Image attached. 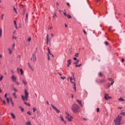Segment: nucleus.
Listing matches in <instances>:
<instances>
[{
    "mask_svg": "<svg viewBox=\"0 0 125 125\" xmlns=\"http://www.w3.org/2000/svg\"><path fill=\"white\" fill-rule=\"evenodd\" d=\"M71 109L73 113H78L80 111V106H79L78 104H75L71 106Z\"/></svg>",
    "mask_w": 125,
    "mask_h": 125,
    "instance_id": "obj_1",
    "label": "nucleus"
},
{
    "mask_svg": "<svg viewBox=\"0 0 125 125\" xmlns=\"http://www.w3.org/2000/svg\"><path fill=\"white\" fill-rule=\"evenodd\" d=\"M24 96L23 95H21V99L23 101H28V98H29V93L27 91L26 89L24 90Z\"/></svg>",
    "mask_w": 125,
    "mask_h": 125,
    "instance_id": "obj_2",
    "label": "nucleus"
},
{
    "mask_svg": "<svg viewBox=\"0 0 125 125\" xmlns=\"http://www.w3.org/2000/svg\"><path fill=\"white\" fill-rule=\"evenodd\" d=\"M121 121H122V116H118L117 117L116 119L114 120L115 125H122V123H121Z\"/></svg>",
    "mask_w": 125,
    "mask_h": 125,
    "instance_id": "obj_3",
    "label": "nucleus"
},
{
    "mask_svg": "<svg viewBox=\"0 0 125 125\" xmlns=\"http://www.w3.org/2000/svg\"><path fill=\"white\" fill-rule=\"evenodd\" d=\"M68 79H70V82L71 83H72L73 85L74 86L73 87V89H74V92H77V89L76 87V82H75V80H73V78L72 77H68Z\"/></svg>",
    "mask_w": 125,
    "mask_h": 125,
    "instance_id": "obj_4",
    "label": "nucleus"
},
{
    "mask_svg": "<svg viewBox=\"0 0 125 125\" xmlns=\"http://www.w3.org/2000/svg\"><path fill=\"white\" fill-rule=\"evenodd\" d=\"M66 115L67 116H66V118L67 119V120H68L69 122H71V121L73 120V117H72V116H71L70 114L68 113H66Z\"/></svg>",
    "mask_w": 125,
    "mask_h": 125,
    "instance_id": "obj_5",
    "label": "nucleus"
},
{
    "mask_svg": "<svg viewBox=\"0 0 125 125\" xmlns=\"http://www.w3.org/2000/svg\"><path fill=\"white\" fill-rule=\"evenodd\" d=\"M36 60H37V57H36V54H33L31 58V61H32L33 62H36Z\"/></svg>",
    "mask_w": 125,
    "mask_h": 125,
    "instance_id": "obj_6",
    "label": "nucleus"
},
{
    "mask_svg": "<svg viewBox=\"0 0 125 125\" xmlns=\"http://www.w3.org/2000/svg\"><path fill=\"white\" fill-rule=\"evenodd\" d=\"M51 106L52 108H53V109H54V110H55L56 112H57V113H60V110H59L57 108H56V107L53 105V104H51Z\"/></svg>",
    "mask_w": 125,
    "mask_h": 125,
    "instance_id": "obj_7",
    "label": "nucleus"
},
{
    "mask_svg": "<svg viewBox=\"0 0 125 125\" xmlns=\"http://www.w3.org/2000/svg\"><path fill=\"white\" fill-rule=\"evenodd\" d=\"M60 118L62 120V122H63L64 124L66 125V121L64 120V118L63 117V115H61L60 116Z\"/></svg>",
    "mask_w": 125,
    "mask_h": 125,
    "instance_id": "obj_8",
    "label": "nucleus"
},
{
    "mask_svg": "<svg viewBox=\"0 0 125 125\" xmlns=\"http://www.w3.org/2000/svg\"><path fill=\"white\" fill-rule=\"evenodd\" d=\"M104 98H105V100H108V99H112V97H109V96H108V94H105V96H104Z\"/></svg>",
    "mask_w": 125,
    "mask_h": 125,
    "instance_id": "obj_9",
    "label": "nucleus"
},
{
    "mask_svg": "<svg viewBox=\"0 0 125 125\" xmlns=\"http://www.w3.org/2000/svg\"><path fill=\"white\" fill-rule=\"evenodd\" d=\"M12 80L13 82H14L15 83L17 81L16 80H17V79L16 78V77L15 75H12Z\"/></svg>",
    "mask_w": 125,
    "mask_h": 125,
    "instance_id": "obj_10",
    "label": "nucleus"
},
{
    "mask_svg": "<svg viewBox=\"0 0 125 125\" xmlns=\"http://www.w3.org/2000/svg\"><path fill=\"white\" fill-rule=\"evenodd\" d=\"M22 83H23V84L24 85H27L28 84V82H27L26 81V80H25L22 79Z\"/></svg>",
    "mask_w": 125,
    "mask_h": 125,
    "instance_id": "obj_11",
    "label": "nucleus"
},
{
    "mask_svg": "<svg viewBox=\"0 0 125 125\" xmlns=\"http://www.w3.org/2000/svg\"><path fill=\"white\" fill-rule=\"evenodd\" d=\"M67 62H68L67 67H69V66H70V65H71V64L72 63V61H71L70 59H69L67 60Z\"/></svg>",
    "mask_w": 125,
    "mask_h": 125,
    "instance_id": "obj_12",
    "label": "nucleus"
},
{
    "mask_svg": "<svg viewBox=\"0 0 125 125\" xmlns=\"http://www.w3.org/2000/svg\"><path fill=\"white\" fill-rule=\"evenodd\" d=\"M114 83H115V82L112 81V82H111V83L110 84H108V86H107V88H109V87H110L111 85H113V84H114Z\"/></svg>",
    "mask_w": 125,
    "mask_h": 125,
    "instance_id": "obj_13",
    "label": "nucleus"
},
{
    "mask_svg": "<svg viewBox=\"0 0 125 125\" xmlns=\"http://www.w3.org/2000/svg\"><path fill=\"white\" fill-rule=\"evenodd\" d=\"M47 51H48L49 54H50V55H52V57H54V56L50 53V49H49V47L47 48Z\"/></svg>",
    "mask_w": 125,
    "mask_h": 125,
    "instance_id": "obj_14",
    "label": "nucleus"
},
{
    "mask_svg": "<svg viewBox=\"0 0 125 125\" xmlns=\"http://www.w3.org/2000/svg\"><path fill=\"white\" fill-rule=\"evenodd\" d=\"M78 104H80L81 106H82V101H81L80 100H76Z\"/></svg>",
    "mask_w": 125,
    "mask_h": 125,
    "instance_id": "obj_15",
    "label": "nucleus"
},
{
    "mask_svg": "<svg viewBox=\"0 0 125 125\" xmlns=\"http://www.w3.org/2000/svg\"><path fill=\"white\" fill-rule=\"evenodd\" d=\"M66 17H67V18H68L69 19H71V18H72V16H71V15H70V14H68L66 15Z\"/></svg>",
    "mask_w": 125,
    "mask_h": 125,
    "instance_id": "obj_16",
    "label": "nucleus"
},
{
    "mask_svg": "<svg viewBox=\"0 0 125 125\" xmlns=\"http://www.w3.org/2000/svg\"><path fill=\"white\" fill-rule=\"evenodd\" d=\"M1 35H2V29L0 28V37H1Z\"/></svg>",
    "mask_w": 125,
    "mask_h": 125,
    "instance_id": "obj_17",
    "label": "nucleus"
},
{
    "mask_svg": "<svg viewBox=\"0 0 125 125\" xmlns=\"http://www.w3.org/2000/svg\"><path fill=\"white\" fill-rule=\"evenodd\" d=\"M119 101H125V99H124L123 98H120L118 99Z\"/></svg>",
    "mask_w": 125,
    "mask_h": 125,
    "instance_id": "obj_18",
    "label": "nucleus"
},
{
    "mask_svg": "<svg viewBox=\"0 0 125 125\" xmlns=\"http://www.w3.org/2000/svg\"><path fill=\"white\" fill-rule=\"evenodd\" d=\"M12 89L14 90V91H15V92H17L18 91L17 89H16L14 87H13Z\"/></svg>",
    "mask_w": 125,
    "mask_h": 125,
    "instance_id": "obj_19",
    "label": "nucleus"
},
{
    "mask_svg": "<svg viewBox=\"0 0 125 125\" xmlns=\"http://www.w3.org/2000/svg\"><path fill=\"white\" fill-rule=\"evenodd\" d=\"M31 40H32V38L29 37L27 39L28 42H31Z\"/></svg>",
    "mask_w": 125,
    "mask_h": 125,
    "instance_id": "obj_20",
    "label": "nucleus"
},
{
    "mask_svg": "<svg viewBox=\"0 0 125 125\" xmlns=\"http://www.w3.org/2000/svg\"><path fill=\"white\" fill-rule=\"evenodd\" d=\"M8 51L9 52V54H12V50H11V49H10V48H8Z\"/></svg>",
    "mask_w": 125,
    "mask_h": 125,
    "instance_id": "obj_21",
    "label": "nucleus"
},
{
    "mask_svg": "<svg viewBox=\"0 0 125 125\" xmlns=\"http://www.w3.org/2000/svg\"><path fill=\"white\" fill-rule=\"evenodd\" d=\"M20 72L21 73V75H23V74H24V72H23V69H22V68L20 69Z\"/></svg>",
    "mask_w": 125,
    "mask_h": 125,
    "instance_id": "obj_22",
    "label": "nucleus"
},
{
    "mask_svg": "<svg viewBox=\"0 0 125 125\" xmlns=\"http://www.w3.org/2000/svg\"><path fill=\"white\" fill-rule=\"evenodd\" d=\"M79 62H80V61H79V60H77V62H74V64H75V65H77L79 63Z\"/></svg>",
    "mask_w": 125,
    "mask_h": 125,
    "instance_id": "obj_23",
    "label": "nucleus"
},
{
    "mask_svg": "<svg viewBox=\"0 0 125 125\" xmlns=\"http://www.w3.org/2000/svg\"><path fill=\"white\" fill-rule=\"evenodd\" d=\"M13 96H14V98H17V96H16V94L15 93L13 94Z\"/></svg>",
    "mask_w": 125,
    "mask_h": 125,
    "instance_id": "obj_24",
    "label": "nucleus"
},
{
    "mask_svg": "<svg viewBox=\"0 0 125 125\" xmlns=\"http://www.w3.org/2000/svg\"><path fill=\"white\" fill-rule=\"evenodd\" d=\"M28 16H29V14H28V13L26 14V21H27V20H28Z\"/></svg>",
    "mask_w": 125,
    "mask_h": 125,
    "instance_id": "obj_25",
    "label": "nucleus"
},
{
    "mask_svg": "<svg viewBox=\"0 0 125 125\" xmlns=\"http://www.w3.org/2000/svg\"><path fill=\"white\" fill-rule=\"evenodd\" d=\"M11 116L13 118V119H15V115H14L13 113H11Z\"/></svg>",
    "mask_w": 125,
    "mask_h": 125,
    "instance_id": "obj_26",
    "label": "nucleus"
},
{
    "mask_svg": "<svg viewBox=\"0 0 125 125\" xmlns=\"http://www.w3.org/2000/svg\"><path fill=\"white\" fill-rule=\"evenodd\" d=\"M104 44H105V45H109V42H107V41H105V42H104Z\"/></svg>",
    "mask_w": 125,
    "mask_h": 125,
    "instance_id": "obj_27",
    "label": "nucleus"
},
{
    "mask_svg": "<svg viewBox=\"0 0 125 125\" xmlns=\"http://www.w3.org/2000/svg\"><path fill=\"white\" fill-rule=\"evenodd\" d=\"M62 12L65 16H67V14H66V11L65 10L62 11Z\"/></svg>",
    "mask_w": 125,
    "mask_h": 125,
    "instance_id": "obj_28",
    "label": "nucleus"
},
{
    "mask_svg": "<svg viewBox=\"0 0 125 125\" xmlns=\"http://www.w3.org/2000/svg\"><path fill=\"white\" fill-rule=\"evenodd\" d=\"M33 110L34 113H35V112H36V111H37V108H36V107H33Z\"/></svg>",
    "mask_w": 125,
    "mask_h": 125,
    "instance_id": "obj_29",
    "label": "nucleus"
},
{
    "mask_svg": "<svg viewBox=\"0 0 125 125\" xmlns=\"http://www.w3.org/2000/svg\"><path fill=\"white\" fill-rule=\"evenodd\" d=\"M99 77H101V76H103V74H102V72H99Z\"/></svg>",
    "mask_w": 125,
    "mask_h": 125,
    "instance_id": "obj_30",
    "label": "nucleus"
},
{
    "mask_svg": "<svg viewBox=\"0 0 125 125\" xmlns=\"http://www.w3.org/2000/svg\"><path fill=\"white\" fill-rule=\"evenodd\" d=\"M55 17H57V15H56V13H54L53 18H55Z\"/></svg>",
    "mask_w": 125,
    "mask_h": 125,
    "instance_id": "obj_31",
    "label": "nucleus"
},
{
    "mask_svg": "<svg viewBox=\"0 0 125 125\" xmlns=\"http://www.w3.org/2000/svg\"><path fill=\"white\" fill-rule=\"evenodd\" d=\"M14 47H15V44L13 43L12 48V50H13V49H14Z\"/></svg>",
    "mask_w": 125,
    "mask_h": 125,
    "instance_id": "obj_32",
    "label": "nucleus"
},
{
    "mask_svg": "<svg viewBox=\"0 0 125 125\" xmlns=\"http://www.w3.org/2000/svg\"><path fill=\"white\" fill-rule=\"evenodd\" d=\"M107 80H108V81H110V82H114V80H113L112 78H108Z\"/></svg>",
    "mask_w": 125,
    "mask_h": 125,
    "instance_id": "obj_33",
    "label": "nucleus"
},
{
    "mask_svg": "<svg viewBox=\"0 0 125 125\" xmlns=\"http://www.w3.org/2000/svg\"><path fill=\"white\" fill-rule=\"evenodd\" d=\"M100 111V109L99 107L97 108V113H99Z\"/></svg>",
    "mask_w": 125,
    "mask_h": 125,
    "instance_id": "obj_34",
    "label": "nucleus"
},
{
    "mask_svg": "<svg viewBox=\"0 0 125 125\" xmlns=\"http://www.w3.org/2000/svg\"><path fill=\"white\" fill-rule=\"evenodd\" d=\"M6 100L8 104H9V99L8 98H6Z\"/></svg>",
    "mask_w": 125,
    "mask_h": 125,
    "instance_id": "obj_35",
    "label": "nucleus"
},
{
    "mask_svg": "<svg viewBox=\"0 0 125 125\" xmlns=\"http://www.w3.org/2000/svg\"><path fill=\"white\" fill-rule=\"evenodd\" d=\"M81 66H82V64H79V65L77 64V65L75 66V67H81Z\"/></svg>",
    "mask_w": 125,
    "mask_h": 125,
    "instance_id": "obj_36",
    "label": "nucleus"
},
{
    "mask_svg": "<svg viewBox=\"0 0 125 125\" xmlns=\"http://www.w3.org/2000/svg\"><path fill=\"white\" fill-rule=\"evenodd\" d=\"M75 57H79V53H76L75 54Z\"/></svg>",
    "mask_w": 125,
    "mask_h": 125,
    "instance_id": "obj_37",
    "label": "nucleus"
},
{
    "mask_svg": "<svg viewBox=\"0 0 125 125\" xmlns=\"http://www.w3.org/2000/svg\"><path fill=\"white\" fill-rule=\"evenodd\" d=\"M121 115H122V116H125V112H121Z\"/></svg>",
    "mask_w": 125,
    "mask_h": 125,
    "instance_id": "obj_38",
    "label": "nucleus"
},
{
    "mask_svg": "<svg viewBox=\"0 0 125 125\" xmlns=\"http://www.w3.org/2000/svg\"><path fill=\"white\" fill-rule=\"evenodd\" d=\"M61 79H62V80H65V79H66V77H62V76H61Z\"/></svg>",
    "mask_w": 125,
    "mask_h": 125,
    "instance_id": "obj_39",
    "label": "nucleus"
},
{
    "mask_svg": "<svg viewBox=\"0 0 125 125\" xmlns=\"http://www.w3.org/2000/svg\"><path fill=\"white\" fill-rule=\"evenodd\" d=\"M47 56H48V60H50V57H49V54H48Z\"/></svg>",
    "mask_w": 125,
    "mask_h": 125,
    "instance_id": "obj_40",
    "label": "nucleus"
},
{
    "mask_svg": "<svg viewBox=\"0 0 125 125\" xmlns=\"http://www.w3.org/2000/svg\"><path fill=\"white\" fill-rule=\"evenodd\" d=\"M3 79V76H2L0 78V81H2V79Z\"/></svg>",
    "mask_w": 125,
    "mask_h": 125,
    "instance_id": "obj_41",
    "label": "nucleus"
},
{
    "mask_svg": "<svg viewBox=\"0 0 125 125\" xmlns=\"http://www.w3.org/2000/svg\"><path fill=\"white\" fill-rule=\"evenodd\" d=\"M26 125H31V123L30 122H28L26 123Z\"/></svg>",
    "mask_w": 125,
    "mask_h": 125,
    "instance_id": "obj_42",
    "label": "nucleus"
},
{
    "mask_svg": "<svg viewBox=\"0 0 125 125\" xmlns=\"http://www.w3.org/2000/svg\"><path fill=\"white\" fill-rule=\"evenodd\" d=\"M27 114H28V115H29V116H31V115H32V114L31 113V112H30V111H28V112H27Z\"/></svg>",
    "mask_w": 125,
    "mask_h": 125,
    "instance_id": "obj_43",
    "label": "nucleus"
},
{
    "mask_svg": "<svg viewBox=\"0 0 125 125\" xmlns=\"http://www.w3.org/2000/svg\"><path fill=\"white\" fill-rule=\"evenodd\" d=\"M4 14H2L1 15V20H3V16H4Z\"/></svg>",
    "mask_w": 125,
    "mask_h": 125,
    "instance_id": "obj_44",
    "label": "nucleus"
},
{
    "mask_svg": "<svg viewBox=\"0 0 125 125\" xmlns=\"http://www.w3.org/2000/svg\"><path fill=\"white\" fill-rule=\"evenodd\" d=\"M48 34H47V35H46V40H47V41H48Z\"/></svg>",
    "mask_w": 125,
    "mask_h": 125,
    "instance_id": "obj_45",
    "label": "nucleus"
},
{
    "mask_svg": "<svg viewBox=\"0 0 125 125\" xmlns=\"http://www.w3.org/2000/svg\"><path fill=\"white\" fill-rule=\"evenodd\" d=\"M83 32L84 34H85V35H86V31H85V30H83Z\"/></svg>",
    "mask_w": 125,
    "mask_h": 125,
    "instance_id": "obj_46",
    "label": "nucleus"
},
{
    "mask_svg": "<svg viewBox=\"0 0 125 125\" xmlns=\"http://www.w3.org/2000/svg\"><path fill=\"white\" fill-rule=\"evenodd\" d=\"M7 96V93H6L4 95L5 98H7L6 97Z\"/></svg>",
    "mask_w": 125,
    "mask_h": 125,
    "instance_id": "obj_47",
    "label": "nucleus"
},
{
    "mask_svg": "<svg viewBox=\"0 0 125 125\" xmlns=\"http://www.w3.org/2000/svg\"><path fill=\"white\" fill-rule=\"evenodd\" d=\"M15 83H17V84H18V85H19L20 83H19L17 82V81H16V82H15Z\"/></svg>",
    "mask_w": 125,
    "mask_h": 125,
    "instance_id": "obj_48",
    "label": "nucleus"
},
{
    "mask_svg": "<svg viewBox=\"0 0 125 125\" xmlns=\"http://www.w3.org/2000/svg\"><path fill=\"white\" fill-rule=\"evenodd\" d=\"M13 107L14 106V104L13 103V102H12V103H11Z\"/></svg>",
    "mask_w": 125,
    "mask_h": 125,
    "instance_id": "obj_49",
    "label": "nucleus"
},
{
    "mask_svg": "<svg viewBox=\"0 0 125 125\" xmlns=\"http://www.w3.org/2000/svg\"><path fill=\"white\" fill-rule=\"evenodd\" d=\"M14 24H15L16 28H17V26H16V21H14Z\"/></svg>",
    "mask_w": 125,
    "mask_h": 125,
    "instance_id": "obj_50",
    "label": "nucleus"
},
{
    "mask_svg": "<svg viewBox=\"0 0 125 125\" xmlns=\"http://www.w3.org/2000/svg\"><path fill=\"white\" fill-rule=\"evenodd\" d=\"M13 39H14L15 40H16V39H17V38L16 37L14 36L13 37Z\"/></svg>",
    "mask_w": 125,
    "mask_h": 125,
    "instance_id": "obj_51",
    "label": "nucleus"
},
{
    "mask_svg": "<svg viewBox=\"0 0 125 125\" xmlns=\"http://www.w3.org/2000/svg\"><path fill=\"white\" fill-rule=\"evenodd\" d=\"M122 62H125V59H122Z\"/></svg>",
    "mask_w": 125,
    "mask_h": 125,
    "instance_id": "obj_52",
    "label": "nucleus"
},
{
    "mask_svg": "<svg viewBox=\"0 0 125 125\" xmlns=\"http://www.w3.org/2000/svg\"><path fill=\"white\" fill-rule=\"evenodd\" d=\"M10 100L11 101V103H12L13 101H12V99L11 98H10Z\"/></svg>",
    "mask_w": 125,
    "mask_h": 125,
    "instance_id": "obj_53",
    "label": "nucleus"
},
{
    "mask_svg": "<svg viewBox=\"0 0 125 125\" xmlns=\"http://www.w3.org/2000/svg\"><path fill=\"white\" fill-rule=\"evenodd\" d=\"M83 121H87L86 118H83Z\"/></svg>",
    "mask_w": 125,
    "mask_h": 125,
    "instance_id": "obj_54",
    "label": "nucleus"
},
{
    "mask_svg": "<svg viewBox=\"0 0 125 125\" xmlns=\"http://www.w3.org/2000/svg\"><path fill=\"white\" fill-rule=\"evenodd\" d=\"M28 65H29V68H32V67L30 65V63H29V62H28Z\"/></svg>",
    "mask_w": 125,
    "mask_h": 125,
    "instance_id": "obj_55",
    "label": "nucleus"
},
{
    "mask_svg": "<svg viewBox=\"0 0 125 125\" xmlns=\"http://www.w3.org/2000/svg\"><path fill=\"white\" fill-rule=\"evenodd\" d=\"M53 36H54V35H53V33L51 34V37L52 38V37H53Z\"/></svg>",
    "mask_w": 125,
    "mask_h": 125,
    "instance_id": "obj_56",
    "label": "nucleus"
},
{
    "mask_svg": "<svg viewBox=\"0 0 125 125\" xmlns=\"http://www.w3.org/2000/svg\"><path fill=\"white\" fill-rule=\"evenodd\" d=\"M14 10H15V12H16V8H15V7H14Z\"/></svg>",
    "mask_w": 125,
    "mask_h": 125,
    "instance_id": "obj_57",
    "label": "nucleus"
},
{
    "mask_svg": "<svg viewBox=\"0 0 125 125\" xmlns=\"http://www.w3.org/2000/svg\"><path fill=\"white\" fill-rule=\"evenodd\" d=\"M24 104L25 105H28V103H26L25 102H24Z\"/></svg>",
    "mask_w": 125,
    "mask_h": 125,
    "instance_id": "obj_58",
    "label": "nucleus"
},
{
    "mask_svg": "<svg viewBox=\"0 0 125 125\" xmlns=\"http://www.w3.org/2000/svg\"><path fill=\"white\" fill-rule=\"evenodd\" d=\"M67 5L68 6H70V3H67Z\"/></svg>",
    "mask_w": 125,
    "mask_h": 125,
    "instance_id": "obj_59",
    "label": "nucleus"
},
{
    "mask_svg": "<svg viewBox=\"0 0 125 125\" xmlns=\"http://www.w3.org/2000/svg\"><path fill=\"white\" fill-rule=\"evenodd\" d=\"M21 111H22V112H24V109H23V108H22L21 109Z\"/></svg>",
    "mask_w": 125,
    "mask_h": 125,
    "instance_id": "obj_60",
    "label": "nucleus"
},
{
    "mask_svg": "<svg viewBox=\"0 0 125 125\" xmlns=\"http://www.w3.org/2000/svg\"><path fill=\"white\" fill-rule=\"evenodd\" d=\"M27 105L29 106V107H30V106H31V104H27Z\"/></svg>",
    "mask_w": 125,
    "mask_h": 125,
    "instance_id": "obj_61",
    "label": "nucleus"
},
{
    "mask_svg": "<svg viewBox=\"0 0 125 125\" xmlns=\"http://www.w3.org/2000/svg\"><path fill=\"white\" fill-rule=\"evenodd\" d=\"M58 74H59V75H60V76H62V74H61L60 73L58 72Z\"/></svg>",
    "mask_w": 125,
    "mask_h": 125,
    "instance_id": "obj_62",
    "label": "nucleus"
},
{
    "mask_svg": "<svg viewBox=\"0 0 125 125\" xmlns=\"http://www.w3.org/2000/svg\"><path fill=\"white\" fill-rule=\"evenodd\" d=\"M73 60H77V58H73Z\"/></svg>",
    "mask_w": 125,
    "mask_h": 125,
    "instance_id": "obj_63",
    "label": "nucleus"
},
{
    "mask_svg": "<svg viewBox=\"0 0 125 125\" xmlns=\"http://www.w3.org/2000/svg\"><path fill=\"white\" fill-rule=\"evenodd\" d=\"M2 102H3V104H5V101H3Z\"/></svg>",
    "mask_w": 125,
    "mask_h": 125,
    "instance_id": "obj_64",
    "label": "nucleus"
}]
</instances>
